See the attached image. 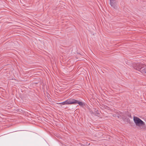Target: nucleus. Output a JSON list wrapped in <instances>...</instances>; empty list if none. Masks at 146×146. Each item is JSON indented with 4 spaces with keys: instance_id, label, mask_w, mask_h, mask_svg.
Masks as SVG:
<instances>
[{
    "instance_id": "f257e3e1",
    "label": "nucleus",
    "mask_w": 146,
    "mask_h": 146,
    "mask_svg": "<svg viewBox=\"0 0 146 146\" xmlns=\"http://www.w3.org/2000/svg\"><path fill=\"white\" fill-rule=\"evenodd\" d=\"M145 65L141 63L137 64L135 67V68L140 71L143 74L146 73V69L144 68Z\"/></svg>"
},
{
    "instance_id": "f03ea898",
    "label": "nucleus",
    "mask_w": 146,
    "mask_h": 146,
    "mask_svg": "<svg viewBox=\"0 0 146 146\" xmlns=\"http://www.w3.org/2000/svg\"><path fill=\"white\" fill-rule=\"evenodd\" d=\"M133 121L137 126L141 127L145 125V123L139 118L134 116L133 117Z\"/></svg>"
},
{
    "instance_id": "7ed1b4c3",
    "label": "nucleus",
    "mask_w": 146,
    "mask_h": 146,
    "mask_svg": "<svg viewBox=\"0 0 146 146\" xmlns=\"http://www.w3.org/2000/svg\"><path fill=\"white\" fill-rule=\"evenodd\" d=\"M72 99H68L66 100L61 103H58V104L62 105L67 104H72Z\"/></svg>"
},
{
    "instance_id": "20e7f679",
    "label": "nucleus",
    "mask_w": 146,
    "mask_h": 146,
    "mask_svg": "<svg viewBox=\"0 0 146 146\" xmlns=\"http://www.w3.org/2000/svg\"><path fill=\"white\" fill-rule=\"evenodd\" d=\"M78 104L80 106L82 107H83L85 105V104L84 103L74 99H72V104Z\"/></svg>"
},
{
    "instance_id": "39448f33",
    "label": "nucleus",
    "mask_w": 146,
    "mask_h": 146,
    "mask_svg": "<svg viewBox=\"0 0 146 146\" xmlns=\"http://www.w3.org/2000/svg\"><path fill=\"white\" fill-rule=\"evenodd\" d=\"M110 5H111V7L114 9H115L117 7V2L115 1H110Z\"/></svg>"
},
{
    "instance_id": "423d86ee",
    "label": "nucleus",
    "mask_w": 146,
    "mask_h": 146,
    "mask_svg": "<svg viewBox=\"0 0 146 146\" xmlns=\"http://www.w3.org/2000/svg\"><path fill=\"white\" fill-rule=\"evenodd\" d=\"M96 113L98 114H100L98 110L97 111Z\"/></svg>"
},
{
    "instance_id": "0eeeda50",
    "label": "nucleus",
    "mask_w": 146,
    "mask_h": 146,
    "mask_svg": "<svg viewBox=\"0 0 146 146\" xmlns=\"http://www.w3.org/2000/svg\"><path fill=\"white\" fill-rule=\"evenodd\" d=\"M116 117H118V118H119L120 117V115H117Z\"/></svg>"
},
{
    "instance_id": "6e6552de",
    "label": "nucleus",
    "mask_w": 146,
    "mask_h": 146,
    "mask_svg": "<svg viewBox=\"0 0 146 146\" xmlns=\"http://www.w3.org/2000/svg\"><path fill=\"white\" fill-rule=\"evenodd\" d=\"M128 116L129 117H131V114H129Z\"/></svg>"
},
{
    "instance_id": "1a4fd4ad",
    "label": "nucleus",
    "mask_w": 146,
    "mask_h": 146,
    "mask_svg": "<svg viewBox=\"0 0 146 146\" xmlns=\"http://www.w3.org/2000/svg\"><path fill=\"white\" fill-rule=\"evenodd\" d=\"M115 0H110V1H115Z\"/></svg>"
}]
</instances>
